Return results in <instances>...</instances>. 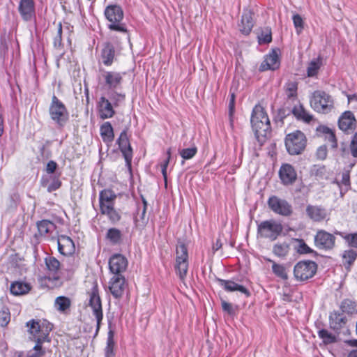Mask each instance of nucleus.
<instances>
[{"mask_svg": "<svg viewBox=\"0 0 357 357\" xmlns=\"http://www.w3.org/2000/svg\"><path fill=\"white\" fill-rule=\"evenodd\" d=\"M128 261L122 255L116 254L109 259V270L114 275H121V273L126 271Z\"/></svg>", "mask_w": 357, "mask_h": 357, "instance_id": "obj_17", "label": "nucleus"}, {"mask_svg": "<svg viewBox=\"0 0 357 357\" xmlns=\"http://www.w3.org/2000/svg\"><path fill=\"white\" fill-rule=\"evenodd\" d=\"M291 243L293 244L294 249L299 254H308L312 252V250L302 239L292 238Z\"/></svg>", "mask_w": 357, "mask_h": 357, "instance_id": "obj_37", "label": "nucleus"}, {"mask_svg": "<svg viewBox=\"0 0 357 357\" xmlns=\"http://www.w3.org/2000/svg\"><path fill=\"white\" fill-rule=\"evenodd\" d=\"M319 337L322 339L325 344H331L335 342V335L329 333L326 329H322L318 332Z\"/></svg>", "mask_w": 357, "mask_h": 357, "instance_id": "obj_48", "label": "nucleus"}, {"mask_svg": "<svg viewBox=\"0 0 357 357\" xmlns=\"http://www.w3.org/2000/svg\"><path fill=\"white\" fill-rule=\"evenodd\" d=\"M56 168L57 164L54 161L50 160L47 164L46 172L48 174H53L56 169Z\"/></svg>", "mask_w": 357, "mask_h": 357, "instance_id": "obj_61", "label": "nucleus"}, {"mask_svg": "<svg viewBox=\"0 0 357 357\" xmlns=\"http://www.w3.org/2000/svg\"><path fill=\"white\" fill-rule=\"evenodd\" d=\"M188 253L184 244H180L176 247L175 259V271L178 278L184 280L188 270Z\"/></svg>", "mask_w": 357, "mask_h": 357, "instance_id": "obj_7", "label": "nucleus"}, {"mask_svg": "<svg viewBox=\"0 0 357 357\" xmlns=\"http://www.w3.org/2000/svg\"><path fill=\"white\" fill-rule=\"evenodd\" d=\"M116 199V195L111 190H103L99 195L100 213L107 216L112 224L118 222L121 218V211L114 207Z\"/></svg>", "mask_w": 357, "mask_h": 357, "instance_id": "obj_2", "label": "nucleus"}, {"mask_svg": "<svg viewBox=\"0 0 357 357\" xmlns=\"http://www.w3.org/2000/svg\"><path fill=\"white\" fill-rule=\"evenodd\" d=\"M46 265L47 278L49 280H56L59 279L60 270V262L55 257L48 256L45 259Z\"/></svg>", "mask_w": 357, "mask_h": 357, "instance_id": "obj_18", "label": "nucleus"}, {"mask_svg": "<svg viewBox=\"0 0 357 357\" xmlns=\"http://www.w3.org/2000/svg\"><path fill=\"white\" fill-rule=\"evenodd\" d=\"M351 317L345 315L344 314L336 313V326L337 328L349 326Z\"/></svg>", "mask_w": 357, "mask_h": 357, "instance_id": "obj_50", "label": "nucleus"}, {"mask_svg": "<svg viewBox=\"0 0 357 357\" xmlns=\"http://www.w3.org/2000/svg\"><path fill=\"white\" fill-rule=\"evenodd\" d=\"M61 33H62V26L61 24L59 23L58 25L57 33L54 39V45L55 47H59L61 45Z\"/></svg>", "mask_w": 357, "mask_h": 357, "instance_id": "obj_56", "label": "nucleus"}, {"mask_svg": "<svg viewBox=\"0 0 357 357\" xmlns=\"http://www.w3.org/2000/svg\"><path fill=\"white\" fill-rule=\"evenodd\" d=\"M252 129L257 136H266L270 130V121L266 112L261 105H256L251 116Z\"/></svg>", "mask_w": 357, "mask_h": 357, "instance_id": "obj_3", "label": "nucleus"}, {"mask_svg": "<svg viewBox=\"0 0 357 357\" xmlns=\"http://www.w3.org/2000/svg\"><path fill=\"white\" fill-rule=\"evenodd\" d=\"M333 100L324 91H315L310 99L311 107L317 112L327 113L333 107Z\"/></svg>", "mask_w": 357, "mask_h": 357, "instance_id": "obj_10", "label": "nucleus"}, {"mask_svg": "<svg viewBox=\"0 0 357 357\" xmlns=\"http://www.w3.org/2000/svg\"><path fill=\"white\" fill-rule=\"evenodd\" d=\"M122 234L119 229L110 228L107 230L106 238L112 244L116 245L121 243Z\"/></svg>", "mask_w": 357, "mask_h": 357, "instance_id": "obj_40", "label": "nucleus"}, {"mask_svg": "<svg viewBox=\"0 0 357 357\" xmlns=\"http://www.w3.org/2000/svg\"><path fill=\"white\" fill-rule=\"evenodd\" d=\"M279 176L284 185L292 184L297 178V174L294 168L289 164H283L281 166Z\"/></svg>", "mask_w": 357, "mask_h": 357, "instance_id": "obj_20", "label": "nucleus"}, {"mask_svg": "<svg viewBox=\"0 0 357 357\" xmlns=\"http://www.w3.org/2000/svg\"><path fill=\"white\" fill-rule=\"evenodd\" d=\"M197 152L196 147H191L188 149H183L180 151L181 156L184 160H189L193 158Z\"/></svg>", "mask_w": 357, "mask_h": 357, "instance_id": "obj_51", "label": "nucleus"}, {"mask_svg": "<svg viewBox=\"0 0 357 357\" xmlns=\"http://www.w3.org/2000/svg\"><path fill=\"white\" fill-rule=\"evenodd\" d=\"M253 27V20L250 12H245L241 17L239 30L244 35H248Z\"/></svg>", "mask_w": 357, "mask_h": 357, "instance_id": "obj_27", "label": "nucleus"}, {"mask_svg": "<svg viewBox=\"0 0 357 357\" xmlns=\"http://www.w3.org/2000/svg\"><path fill=\"white\" fill-rule=\"evenodd\" d=\"M340 308L343 314L351 318L353 314H357V303L350 298L344 299L340 305Z\"/></svg>", "mask_w": 357, "mask_h": 357, "instance_id": "obj_28", "label": "nucleus"}, {"mask_svg": "<svg viewBox=\"0 0 357 357\" xmlns=\"http://www.w3.org/2000/svg\"><path fill=\"white\" fill-rule=\"evenodd\" d=\"M322 64L321 59L319 58L311 61L307 68V75L308 77H314L317 75L319 70Z\"/></svg>", "mask_w": 357, "mask_h": 357, "instance_id": "obj_43", "label": "nucleus"}, {"mask_svg": "<svg viewBox=\"0 0 357 357\" xmlns=\"http://www.w3.org/2000/svg\"><path fill=\"white\" fill-rule=\"evenodd\" d=\"M297 83L295 82H289L285 86L286 95L289 98L296 96L297 94Z\"/></svg>", "mask_w": 357, "mask_h": 357, "instance_id": "obj_49", "label": "nucleus"}, {"mask_svg": "<svg viewBox=\"0 0 357 357\" xmlns=\"http://www.w3.org/2000/svg\"><path fill=\"white\" fill-rule=\"evenodd\" d=\"M350 150L352 156L354 158H357V144L351 142Z\"/></svg>", "mask_w": 357, "mask_h": 357, "instance_id": "obj_63", "label": "nucleus"}, {"mask_svg": "<svg viewBox=\"0 0 357 357\" xmlns=\"http://www.w3.org/2000/svg\"><path fill=\"white\" fill-rule=\"evenodd\" d=\"M234 100H235V96L234 93L231 95V98L229 104V121H230V125L232 127L233 126V119L232 116L234 111Z\"/></svg>", "mask_w": 357, "mask_h": 357, "instance_id": "obj_57", "label": "nucleus"}, {"mask_svg": "<svg viewBox=\"0 0 357 357\" xmlns=\"http://www.w3.org/2000/svg\"><path fill=\"white\" fill-rule=\"evenodd\" d=\"M105 84L110 91L119 89L122 81V74L114 71H106L102 74Z\"/></svg>", "mask_w": 357, "mask_h": 357, "instance_id": "obj_21", "label": "nucleus"}, {"mask_svg": "<svg viewBox=\"0 0 357 357\" xmlns=\"http://www.w3.org/2000/svg\"><path fill=\"white\" fill-rule=\"evenodd\" d=\"M50 178H52V181L50 183H48L47 179L43 178L42 180V185L47 188V190L49 192L56 190L60 188L61 185V182L58 178H52V176Z\"/></svg>", "mask_w": 357, "mask_h": 357, "instance_id": "obj_46", "label": "nucleus"}, {"mask_svg": "<svg viewBox=\"0 0 357 357\" xmlns=\"http://www.w3.org/2000/svg\"><path fill=\"white\" fill-rule=\"evenodd\" d=\"M221 305L222 310L227 312L228 314H232L234 313V308L231 303L226 302L225 301H222Z\"/></svg>", "mask_w": 357, "mask_h": 357, "instance_id": "obj_60", "label": "nucleus"}, {"mask_svg": "<svg viewBox=\"0 0 357 357\" xmlns=\"http://www.w3.org/2000/svg\"><path fill=\"white\" fill-rule=\"evenodd\" d=\"M317 157L319 160H324L327 156V149L326 146H319L316 153Z\"/></svg>", "mask_w": 357, "mask_h": 357, "instance_id": "obj_58", "label": "nucleus"}, {"mask_svg": "<svg viewBox=\"0 0 357 357\" xmlns=\"http://www.w3.org/2000/svg\"><path fill=\"white\" fill-rule=\"evenodd\" d=\"M351 331L349 326L337 328L336 326V351L341 347L342 339H349Z\"/></svg>", "mask_w": 357, "mask_h": 357, "instance_id": "obj_35", "label": "nucleus"}, {"mask_svg": "<svg viewBox=\"0 0 357 357\" xmlns=\"http://www.w3.org/2000/svg\"><path fill=\"white\" fill-rule=\"evenodd\" d=\"M70 300L65 296L57 297L54 303L56 309L61 312H64L67 310H68L70 306Z\"/></svg>", "mask_w": 357, "mask_h": 357, "instance_id": "obj_42", "label": "nucleus"}, {"mask_svg": "<svg viewBox=\"0 0 357 357\" xmlns=\"http://www.w3.org/2000/svg\"><path fill=\"white\" fill-rule=\"evenodd\" d=\"M268 207L275 213L280 215L288 216L292 213L291 205L284 199L277 196H271L268 200Z\"/></svg>", "mask_w": 357, "mask_h": 357, "instance_id": "obj_12", "label": "nucleus"}, {"mask_svg": "<svg viewBox=\"0 0 357 357\" xmlns=\"http://www.w3.org/2000/svg\"><path fill=\"white\" fill-rule=\"evenodd\" d=\"M27 326L31 334L30 338L36 342V345L27 352L26 357H40L45 353L42 344L45 342H50L49 335L53 326L47 321H35L33 320L31 322L27 323Z\"/></svg>", "mask_w": 357, "mask_h": 357, "instance_id": "obj_1", "label": "nucleus"}, {"mask_svg": "<svg viewBox=\"0 0 357 357\" xmlns=\"http://www.w3.org/2000/svg\"><path fill=\"white\" fill-rule=\"evenodd\" d=\"M356 121L351 111H345L339 117L337 124L339 128L345 134L353 133L356 128Z\"/></svg>", "mask_w": 357, "mask_h": 357, "instance_id": "obj_15", "label": "nucleus"}, {"mask_svg": "<svg viewBox=\"0 0 357 357\" xmlns=\"http://www.w3.org/2000/svg\"><path fill=\"white\" fill-rule=\"evenodd\" d=\"M307 216L314 221H321L327 216L326 211L317 206L308 205L306 208Z\"/></svg>", "mask_w": 357, "mask_h": 357, "instance_id": "obj_26", "label": "nucleus"}, {"mask_svg": "<svg viewBox=\"0 0 357 357\" xmlns=\"http://www.w3.org/2000/svg\"><path fill=\"white\" fill-rule=\"evenodd\" d=\"M357 257V253L354 250H345L342 254L343 264L347 271L350 270L351 266L353 264Z\"/></svg>", "mask_w": 357, "mask_h": 357, "instance_id": "obj_38", "label": "nucleus"}, {"mask_svg": "<svg viewBox=\"0 0 357 357\" xmlns=\"http://www.w3.org/2000/svg\"><path fill=\"white\" fill-rule=\"evenodd\" d=\"M114 335H113L112 331H109L108 333V337H107V346L105 349V357H113L114 356Z\"/></svg>", "mask_w": 357, "mask_h": 357, "instance_id": "obj_45", "label": "nucleus"}, {"mask_svg": "<svg viewBox=\"0 0 357 357\" xmlns=\"http://www.w3.org/2000/svg\"><path fill=\"white\" fill-rule=\"evenodd\" d=\"M50 115L55 123L63 126L68 120V112L66 106L55 96H53L50 106Z\"/></svg>", "mask_w": 357, "mask_h": 357, "instance_id": "obj_8", "label": "nucleus"}, {"mask_svg": "<svg viewBox=\"0 0 357 357\" xmlns=\"http://www.w3.org/2000/svg\"><path fill=\"white\" fill-rule=\"evenodd\" d=\"M38 232L40 236H45L54 229V225L47 220L40 221L37 224Z\"/></svg>", "mask_w": 357, "mask_h": 357, "instance_id": "obj_39", "label": "nucleus"}, {"mask_svg": "<svg viewBox=\"0 0 357 357\" xmlns=\"http://www.w3.org/2000/svg\"><path fill=\"white\" fill-rule=\"evenodd\" d=\"M10 319V312L8 309L3 308L0 311V326L5 327L9 323Z\"/></svg>", "mask_w": 357, "mask_h": 357, "instance_id": "obj_53", "label": "nucleus"}, {"mask_svg": "<svg viewBox=\"0 0 357 357\" xmlns=\"http://www.w3.org/2000/svg\"><path fill=\"white\" fill-rule=\"evenodd\" d=\"M356 160L350 161L342 172L340 181H337L336 180V185L340 188V194L341 197H343L344 195L351 189L350 172L356 165Z\"/></svg>", "mask_w": 357, "mask_h": 357, "instance_id": "obj_13", "label": "nucleus"}, {"mask_svg": "<svg viewBox=\"0 0 357 357\" xmlns=\"http://www.w3.org/2000/svg\"><path fill=\"white\" fill-rule=\"evenodd\" d=\"M218 282L227 291H238L242 294H244L247 296L250 295V291L243 286L236 283L231 280H226L223 279H218Z\"/></svg>", "mask_w": 357, "mask_h": 357, "instance_id": "obj_25", "label": "nucleus"}, {"mask_svg": "<svg viewBox=\"0 0 357 357\" xmlns=\"http://www.w3.org/2000/svg\"><path fill=\"white\" fill-rule=\"evenodd\" d=\"M31 290V286L29 283L22 281H16L11 284L10 293L15 296H20L27 294Z\"/></svg>", "mask_w": 357, "mask_h": 357, "instance_id": "obj_31", "label": "nucleus"}, {"mask_svg": "<svg viewBox=\"0 0 357 357\" xmlns=\"http://www.w3.org/2000/svg\"><path fill=\"white\" fill-rule=\"evenodd\" d=\"M285 146L289 154H300L305 148L306 137L301 131L296 130L287 135Z\"/></svg>", "mask_w": 357, "mask_h": 357, "instance_id": "obj_5", "label": "nucleus"}, {"mask_svg": "<svg viewBox=\"0 0 357 357\" xmlns=\"http://www.w3.org/2000/svg\"><path fill=\"white\" fill-rule=\"evenodd\" d=\"M347 357H357V349H354L351 351Z\"/></svg>", "mask_w": 357, "mask_h": 357, "instance_id": "obj_64", "label": "nucleus"}, {"mask_svg": "<svg viewBox=\"0 0 357 357\" xmlns=\"http://www.w3.org/2000/svg\"><path fill=\"white\" fill-rule=\"evenodd\" d=\"M290 250V243L287 242H279L273 247V253L280 258L287 257Z\"/></svg>", "mask_w": 357, "mask_h": 357, "instance_id": "obj_34", "label": "nucleus"}, {"mask_svg": "<svg viewBox=\"0 0 357 357\" xmlns=\"http://www.w3.org/2000/svg\"><path fill=\"white\" fill-rule=\"evenodd\" d=\"M115 56L114 46L110 43H106L102 50L101 60L105 66H111Z\"/></svg>", "mask_w": 357, "mask_h": 357, "instance_id": "obj_29", "label": "nucleus"}, {"mask_svg": "<svg viewBox=\"0 0 357 357\" xmlns=\"http://www.w3.org/2000/svg\"><path fill=\"white\" fill-rule=\"evenodd\" d=\"M317 266L312 261L298 262L294 268V276L298 280L304 281L311 278L316 273Z\"/></svg>", "mask_w": 357, "mask_h": 357, "instance_id": "obj_11", "label": "nucleus"}, {"mask_svg": "<svg viewBox=\"0 0 357 357\" xmlns=\"http://www.w3.org/2000/svg\"><path fill=\"white\" fill-rule=\"evenodd\" d=\"M344 238L350 247L357 248V233L346 235Z\"/></svg>", "mask_w": 357, "mask_h": 357, "instance_id": "obj_55", "label": "nucleus"}, {"mask_svg": "<svg viewBox=\"0 0 357 357\" xmlns=\"http://www.w3.org/2000/svg\"><path fill=\"white\" fill-rule=\"evenodd\" d=\"M292 20L296 32L300 33L303 28V21L301 16L298 14H295L293 15Z\"/></svg>", "mask_w": 357, "mask_h": 357, "instance_id": "obj_54", "label": "nucleus"}, {"mask_svg": "<svg viewBox=\"0 0 357 357\" xmlns=\"http://www.w3.org/2000/svg\"><path fill=\"white\" fill-rule=\"evenodd\" d=\"M292 113L297 119L301 120L305 123H309L313 121V116L310 114L301 104L294 107Z\"/></svg>", "mask_w": 357, "mask_h": 357, "instance_id": "obj_30", "label": "nucleus"}, {"mask_svg": "<svg viewBox=\"0 0 357 357\" xmlns=\"http://www.w3.org/2000/svg\"><path fill=\"white\" fill-rule=\"evenodd\" d=\"M126 288V280L121 275H114L109 282V289L115 298H121Z\"/></svg>", "mask_w": 357, "mask_h": 357, "instance_id": "obj_16", "label": "nucleus"}, {"mask_svg": "<svg viewBox=\"0 0 357 357\" xmlns=\"http://www.w3.org/2000/svg\"><path fill=\"white\" fill-rule=\"evenodd\" d=\"M266 260L272 263V271L275 275L283 280L287 279L288 275L286 272V269L283 265L277 264L273 260L268 258H266Z\"/></svg>", "mask_w": 357, "mask_h": 357, "instance_id": "obj_41", "label": "nucleus"}, {"mask_svg": "<svg viewBox=\"0 0 357 357\" xmlns=\"http://www.w3.org/2000/svg\"><path fill=\"white\" fill-rule=\"evenodd\" d=\"M317 135L319 137H323L333 144H335V132L333 130L326 126L321 125L316 128ZM335 147V144L332 145Z\"/></svg>", "mask_w": 357, "mask_h": 357, "instance_id": "obj_32", "label": "nucleus"}, {"mask_svg": "<svg viewBox=\"0 0 357 357\" xmlns=\"http://www.w3.org/2000/svg\"><path fill=\"white\" fill-rule=\"evenodd\" d=\"M113 104L105 96L100 98L98 102L99 116L102 119H107L113 117L115 114Z\"/></svg>", "mask_w": 357, "mask_h": 357, "instance_id": "obj_19", "label": "nucleus"}, {"mask_svg": "<svg viewBox=\"0 0 357 357\" xmlns=\"http://www.w3.org/2000/svg\"><path fill=\"white\" fill-rule=\"evenodd\" d=\"M342 342L349 347H357V339H342Z\"/></svg>", "mask_w": 357, "mask_h": 357, "instance_id": "obj_62", "label": "nucleus"}, {"mask_svg": "<svg viewBox=\"0 0 357 357\" xmlns=\"http://www.w3.org/2000/svg\"><path fill=\"white\" fill-rule=\"evenodd\" d=\"M143 208L141 213H138L135 218V223L137 226H143L146 223L145 215L147 208V202L146 199L142 197Z\"/></svg>", "mask_w": 357, "mask_h": 357, "instance_id": "obj_47", "label": "nucleus"}, {"mask_svg": "<svg viewBox=\"0 0 357 357\" xmlns=\"http://www.w3.org/2000/svg\"><path fill=\"white\" fill-rule=\"evenodd\" d=\"M314 242L318 248L328 250L333 248L334 238L331 234L324 231H319L314 237Z\"/></svg>", "mask_w": 357, "mask_h": 357, "instance_id": "obj_22", "label": "nucleus"}, {"mask_svg": "<svg viewBox=\"0 0 357 357\" xmlns=\"http://www.w3.org/2000/svg\"><path fill=\"white\" fill-rule=\"evenodd\" d=\"M119 149L125 158L126 165L129 169L131 167L132 158V150L129 142L127 131L123 130L117 140Z\"/></svg>", "mask_w": 357, "mask_h": 357, "instance_id": "obj_14", "label": "nucleus"}, {"mask_svg": "<svg viewBox=\"0 0 357 357\" xmlns=\"http://www.w3.org/2000/svg\"><path fill=\"white\" fill-rule=\"evenodd\" d=\"M100 135L104 142H110L114 139V130L109 122H105L100 126Z\"/></svg>", "mask_w": 357, "mask_h": 357, "instance_id": "obj_36", "label": "nucleus"}, {"mask_svg": "<svg viewBox=\"0 0 357 357\" xmlns=\"http://www.w3.org/2000/svg\"><path fill=\"white\" fill-rule=\"evenodd\" d=\"M108 96L110 100L109 101L113 104L114 107L119 106L122 102H124L126 98L124 93L114 91V90L111 91L108 93Z\"/></svg>", "mask_w": 357, "mask_h": 357, "instance_id": "obj_44", "label": "nucleus"}, {"mask_svg": "<svg viewBox=\"0 0 357 357\" xmlns=\"http://www.w3.org/2000/svg\"><path fill=\"white\" fill-rule=\"evenodd\" d=\"M283 227L282 224L275 220L261 222L257 228L258 234L271 241H275L282 233Z\"/></svg>", "mask_w": 357, "mask_h": 357, "instance_id": "obj_6", "label": "nucleus"}, {"mask_svg": "<svg viewBox=\"0 0 357 357\" xmlns=\"http://www.w3.org/2000/svg\"><path fill=\"white\" fill-rule=\"evenodd\" d=\"M57 243L59 251L63 255L69 256L75 252V246L70 237L65 235L59 236Z\"/></svg>", "mask_w": 357, "mask_h": 357, "instance_id": "obj_23", "label": "nucleus"}, {"mask_svg": "<svg viewBox=\"0 0 357 357\" xmlns=\"http://www.w3.org/2000/svg\"><path fill=\"white\" fill-rule=\"evenodd\" d=\"M105 15L110 22L108 27L111 30L126 33L127 31L124 24L121 23L123 18V12L117 5H109L105 10Z\"/></svg>", "mask_w": 357, "mask_h": 357, "instance_id": "obj_4", "label": "nucleus"}, {"mask_svg": "<svg viewBox=\"0 0 357 357\" xmlns=\"http://www.w3.org/2000/svg\"><path fill=\"white\" fill-rule=\"evenodd\" d=\"M33 10L32 0H21L20 4V11L22 17L25 20L31 18Z\"/></svg>", "mask_w": 357, "mask_h": 357, "instance_id": "obj_33", "label": "nucleus"}, {"mask_svg": "<svg viewBox=\"0 0 357 357\" xmlns=\"http://www.w3.org/2000/svg\"><path fill=\"white\" fill-rule=\"evenodd\" d=\"M167 158L162 165V174L165 178L167 177V168L169 164V161L171 157V149H169L167 151Z\"/></svg>", "mask_w": 357, "mask_h": 357, "instance_id": "obj_59", "label": "nucleus"}, {"mask_svg": "<svg viewBox=\"0 0 357 357\" xmlns=\"http://www.w3.org/2000/svg\"><path fill=\"white\" fill-rule=\"evenodd\" d=\"M280 66V60L278 54L276 51L273 50L270 54L266 56L264 61L260 66V70L264 71L267 70H274Z\"/></svg>", "mask_w": 357, "mask_h": 357, "instance_id": "obj_24", "label": "nucleus"}, {"mask_svg": "<svg viewBox=\"0 0 357 357\" xmlns=\"http://www.w3.org/2000/svg\"><path fill=\"white\" fill-rule=\"evenodd\" d=\"M89 294V305L92 310L96 319V333L99 331L100 323L103 318L101 300L98 294V285L93 284Z\"/></svg>", "mask_w": 357, "mask_h": 357, "instance_id": "obj_9", "label": "nucleus"}, {"mask_svg": "<svg viewBox=\"0 0 357 357\" xmlns=\"http://www.w3.org/2000/svg\"><path fill=\"white\" fill-rule=\"evenodd\" d=\"M258 40L260 44H266L271 42L272 36L271 30L266 29L262 31L261 34L258 36Z\"/></svg>", "mask_w": 357, "mask_h": 357, "instance_id": "obj_52", "label": "nucleus"}]
</instances>
